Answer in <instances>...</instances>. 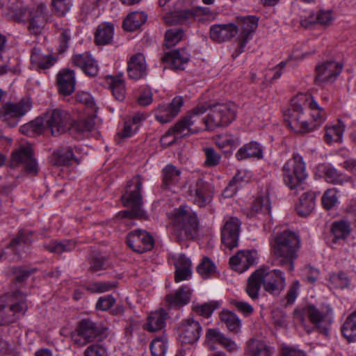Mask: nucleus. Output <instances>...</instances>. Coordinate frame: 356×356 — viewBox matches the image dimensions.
<instances>
[{
	"mask_svg": "<svg viewBox=\"0 0 356 356\" xmlns=\"http://www.w3.org/2000/svg\"><path fill=\"white\" fill-rule=\"evenodd\" d=\"M273 296H279L286 287L284 272L279 269H270L263 266L254 270L248 277L245 291L252 300H257L261 286Z\"/></svg>",
	"mask_w": 356,
	"mask_h": 356,
	"instance_id": "1",
	"label": "nucleus"
},
{
	"mask_svg": "<svg viewBox=\"0 0 356 356\" xmlns=\"http://www.w3.org/2000/svg\"><path fill=\"white\" fill-rule=\"evenodd\" d=\"M207 109L208 108L204 105L193 108L161 137V143L162 145L168 147L172 145L177 138L186 137L197 134L201 130L206 129L202 115L205 113Z\"/></svg>",
	"mask_w": 356,
	"mask_h": 356,
	"instance_id": "2",
	"label": "nucleus"
},
{
	"mask_svg": "<svg viewBox=\"0 0 356 356\" xmlns=\"http://www.w3.org/2000/svg\"><path fill=\"white\" fill-rule=\"evenodd\" d=\"M211 17H213V13L210 8L195 6V0H177L173 5V10L163 15V19L168 25L186 24Z\"/></svg>",
	"mask_w": 356,
	"mask_h": 356,
	"instance_id": "3",
	"label": "nucleus"
},
{
	"mask_svg": "<svg viewBox=\"0 0 356 356\" xmlns=\"http://www.w3.org/2000/svg\"><path fill=\"white\" fill-rule=\"evenodd\" d=\"M272 247L275 255L280 258V265L288 271H293L300 248L298 234L293 232L284 231L275 237Z\"/></svg>",
	"mask_w": 356,
	"mask_h": 356,
	"instance_id": "4",
	"label": "nucleus"
},
{
	"mask_svg": "<svg viewBox=\"0 0 356 356\" xmlns=\"http://www.w3.org/2000/svg\"><path fill=\"white\" fill-rule=\"evenodd\" d=\"M305 316L315 325L320 332L327 335L332 323V310L329 305H321L317 307L313 305H307L301 309H296L294 318L301 324L305 323Z\"/></svg>",
	"mask_w": 356,
	"mask_h": 356,
	"instance_id": "5",
	"label": "nucleus"
},
{
	"mask_svg": "<svg viewBox=\"0 0 356 356\" xmlns=\"http://www.w3.org/2000/svg\"><path fill=\"white\" fill-rule=\"evenodd\" d=\"M28 309L26 296L21 292L6 293L0 297V325L15 322Z\"/></svg>",
	"mask_w": 356,
	"mask_h": 356,
	"instance_id": "6",
	"label": "nucleus"
},
{
	"mask_svg": "<svg viewBox=\"0 0 356 356\" xmlns=\"http://www.w3.org/2000/svg\"><path fill=\"white\" fill-rule=\"evenodd\" d=\"M175 232L181 239L193 238L197 232L199 222L195 213L188 206H180L170 214Z\"/></svg>",
	"mask_w": 356,
	"mask_h": 356,
	"instance_id": "7",
	"label": "nucleus"
},
{
	"mask_svg": "<svg viewBox=\"0 0 356 356\" xmlns=\"http://www.w3.org/2000/svg\"><path fill=\"white\" fill-rule=\"evenodd\" d=\"M309 94L300 93L292 99L291 104L285 112V121L290 128L296 133L307 134L314 131V125H309L305 118L303 108L307 107Z\"/></svg>",
	"mask_w": 356,
	"mask_h": 356,
	"instance_id": "8",
	"label": "nucleus"
},
{
	"mask_svg": "<svg viewBox=\"0 0 356 356\" xmlns=\"http://www.w3.org/2000/svg\"><path fill=\"white\" fill-rule=\"evenodd\" d=\"M142 186L143 181L140 176L134 177L129 181L126 193L122 195V200L124 205L130 207L131 210L120 212L119 214L122 218H141L145 216V211L142 209Z\"/></svg>",
	"mask_w": 356,
	"mask_h": 356,
	"instance_id": "9",
	"label": "nucleus"
},
{
	"mask_svg": "<svg viewBox=\"0 0 356 356\" xmlns=\"http://www.w3.org/2000/svg\"><path fill=\"white\" fill-rule=\"evenodd\" d=\"M178 339L184 346L175 356H193L195 346L200 338L202 327L200 323L193 318L183 319L178 325Z\"/></svg>",
	"mask_w": 356,
	"mask_h": 356,
	"instance_id": "10",
	"label": "nucleus"
},
{
	"mask_svg": "<svg viewBox=\"0 0 356 356\" xmlns=\"http://www.w3.org/2000/svg\"><path fill=\"white\" fill-rule=\"evenodd\" d=\"M209 112L203 118L206 129L213 130L219 127H226L231 124L236 116V106L231 102L216 103L210 105Z\"/></svg>",
	"mask_w": 356,
	"mask_h": 356,
	"instance_id": "11",
	"label": "nucleus"
},
{
	"mask_svg": "<svg viewBox=\"0 0 356 356\" xmlns=\"http://www.w3.org/2000/svg\"><path fill=\"white\" fill-rule=\"evenodd\" d=\"M307 177L305 163L302 157L294 154L282 167L284 183L291 189L298 188Z\"/></svg>",
	"mask_w": 356,
	"mask_h": 356,
	"instance_id": "12",
	"label": "nucleus"
},
{
	"mask_svg": "<svg viewBox=\"0 0 356 356\" xmlns=\"http://www.w3.org/2000/svg\"><path fill=\"white\" fill-rule=\"evenodd\" d=\"M31 107L32 102L28 97L22 98L17 102H6L0 108V120L10 127H15Z\"/></svg>",
	"mask_w": 356,
	"mask_h": 356,
	"instance_id": "13",
	"label": "nucleus"
},
{
	"mask_svg": "<svg viewBox=\"0 0 356 356\" xmlns=\"http://www.w3.org/2000/svg\"><path fill=\"white\" fill-rule=\"evenodd\" d=\"M104 334V331L94 322L88 319L80 321L71 337L73 342L79 346H83Z\"/></svg>",
	"mask_w": 356,
	"mask_h": 356,
	"instance_id": "14",
	"label": "nucleus"
},
{
	"mask_svg": "<svg viewBox=\"0 0 356 356\" xmlns=\"http://www.w3.org/2000/svg\"><path fill=\"white\" fill-rule=\"evenodd\" d=\"M238 38L237 40L239 47L237 50V55L244 51L248 42L252 39V37L258 27L259 18L255 15H246L237 17Z\"/></svg>",
	"mask_w": 356,
	"mask_h": 356,
	"instance_id": "15",
	"label": "nucleus"
},
{
	"mask_svg": "<svg viewBox=\"0 0 356 356\" xmlns=\"http://www.w3.org/2000/svg\"><path fill=\"white\" fill-rule=\"evenodd\" d=\"M71 122V115L65 110L54 108L44 114V124L53 136L65 132Z\"/></svg>",
	"mask_w": 356,
	"mask_h": 356,
	"instance_id": "16",
	"label": "nucleus"
},
{
	"mask_svg": "<svg viewBox=\"0 0 356 356\" xmlns=\"http://www.w3.org/2000/svg\"><path fill=\"white\" fill-rule=\"evenodd\" d=\"M22 164L29 174L35 175L38 172L36 160L33 156V149L30 145L21 146L12 153L11 168H16Z\"/></svg>",
	"mask_w": 356,
	"mask_h": 356,
	"instance_id": "17",
	"label": "nucleus"
},
{
	"mask_svg": "<svg viewBox=\"0 0 356 356\" xmlns=\"http://www.w3.org/2000/svg\"><path fill=\"white\" fill-rule=\"evenodd\" d=\"M127 244L134 252L143 253L153 248L154 240L147 231L136 229L127 234Z\"/></svg>",
	"mask_w": 356,
	"mask_h": 356,
	"instance_id": "18",
	"label": "nucleus"
},
{
	"mask_svg": "<svg viewBox=\"0 0 356 356\" xmlns=\"http://www.w3.org/2000/svg\"><path fill=\"white\" fill-rule=\"evenodd\" d=\"M190 196L193 202L200 207L209 205L213 197V188L208 182L199 179L191 188Z\"/></svg>",
	"mask_w": 356,
	"mask_h": 356,
	"instance_id": "19",
	"label": "nucleus"
},
{
	"mask_svg": "<svg viewBox=\"0 0 356 356\" xmlns=\"http://www.w3.org/2000/svg\"><path fill=\"white\" fill-rule=\"evenodd\" d=\"M241 221L236 217H229L225 219V223L221 229V240L222 243L232 249L238 244Z\"/></svg>",
	"mask_w": 356,
	"mask_h": 356,
	"instance_id": "20",
	"label": "nucleus"
},
{
	"mask_svg": "<svg viewBox=\"0 0 356 356\" xmlns=\"http://www.w3.org/2000/svg\"><path fill=\"white\" fill-rule=\"evenodd\" d=\"M184 105V99L181 96L175 97L169 104L160 105L155 111L156 120L164 124L169 122L180 112Z\"/></svg>",
	"mask_w": 356,
	"mask_h": 356,
	"instance_id": "21",
	"label": "nucleus"
},
{
	"mask_svg": "<svg viewBox=\"0 0 356 356\" xmlns=\"http://www.w3.org/2000/svg\"><path fill=\"white\" fill-rule=\"evenodd\" d=\"M168 261L175 268V281L179 282L188 280L191 275V261L184 254H171Z\"/></svg>",
	"mask_w": 356,
	"mask_h": 356,
	"instance_id": "22",
	"label": "nucleus"
},
{
	"mask_svg": "<svg viewBox=\"0 0 356 356\" xmlns=\"http://www.w3.org/2000/svg\"><path fill=\"white\" fill-rule=\"evenodd\" d=\"M256 250H240L229 259L232 268L238 273H243L257 263Z\"/></svg>",
	"mask_w": 356,
	"mask_h": 356,
	"instance_id": "23",
	"label": "nucleus"
},
{
	"mask_svg": "<svg viewBox=\"0 0 356 356\" xmlns=\"http://www.w3.org/2000/svg\"><path fill=\"white\" fill-rule=\"evenodd\" d=\"M342 65L334 61L320 63L316 67L315 81L318 83L332 82L340 74Z\"/></svg>",
	"mask_w": 356,
	"mask_h": 356,
	"instance_id": "24",
	"label": "nucleus"
},
{
	"mask_svg": "<svg viewBox=\"0 0 356 356\" xmlns=\"http://www.w3.org/2000/svg\"><path fill=\"white\" fill-rule=\"evenodd\" d=\"M29 31L35 35L40 34L47 23L46 7L40 4L29 11Z\"/></svg>",
	"mask_w": 356,
	"mask_h": 356,
	"instance_id": "25",
	"label": "nucleus"
},
{
	"mask_svg": "<svg viewBox=\"0 0 356 356\" xmlns=\"http://www.w3.org/2000/svg\"><path fill=\"white\" fill-rule=\"evenodd\" d=\"M237 34V26L232 23L214 24L210 28V38L217 42L229 40Z\"/></svg>",
	"mask_w": 356,
	"mask_h": 356,
	"instance_id": "26",
	"label": "nucleus"
},
{
	"mask_svg": "<svg viewBox=\"0 0 356 356\" xmlns=\"http://www.w3.org/2000/svg\"><path fill=\"white\" fill-rule=\"evenodd\" d=\"M189 58L190 55L186 49H175L166 53L162 58V60L175 70H183Z\"/></svg>",
	"mask_w": 356,
	"mask_h": 356,
	"instance_id": "27",
	"label": "nucleus"
},
{
	"mask_svg": "<svg viewBox=\"0 0 356 356\" xmlns=\"http://www.w3.org/2000/svg\"><path fill=\"white\" fill-rule=\"evenodd\" d=\"M128 76L134 80H138L147 75V65L143 54L138 53L133 55L128 62Z\"/></svg>",
	"mask_w": 356,
	"mask_h": 356,
	"instance_id": "28",
	"label": "nucleus"
},
{
	"mask_svg": "<svg viewBox=\"0 0 356 356\" xmlns=\"http://www.w3.org/2000/svg\"><path fill=\"white\" fill-rule=\"evenodd\" d=\"M76 78L74 71L64 69L57 75V85L60 94L64 96L70 95L75 89Z\"/></svg>",
	"mask_w": 356,
	"mask_h": 356,
	"instance_id": "29",
	"label": "nucleus"
},
{
	"mask_svg": "<svg viewBox=\"0 0 356 356\" xmlns=\"http://www.w3.org/2000/svg\"><path fill=\"white\" fill-rule=\"evenodd\" d=\"M275 348L263 340L252 339L245 346V356H273Z\"/></svg>",
	"mask_w": 356,
	"mask_h": 356,
	"instance_id": "30",
	"label": "nucleus"
},
{
	"mask_svg": "<svg viewBox=\"0 0 356 356\" xmlns=\"http://www.w3.org/2000/svg\"><path fill=\"white\" fill-rule=\"evenodd\" d=\"M73 64L87 75L95 76L98 72V65L97 61L88 53L76 54L72 56Z\"/></svg>",
	"mask_w": 356,
	"mask_h": 356,
	"instance_id": "31",
	"label": "nucleus"
},
{
	"mask_svg": "<svg viewBox=\"0 0 356 356\" xmlns=\"http://www.w3.org/2000/svg\"><path fill=\"white\" fill-rule=\"evenodd\" d=\"M191 293L188 286H182L174 293L166 296V302L171 308L181 307L189 302Z\"/></svg>",
	"mask_w": 356,
	"mask_h": 356,
	"instance_id": "32",
	"label": "nucleus"
},
{
	"mask_svg": "<svg viewBox=\"0 0 356 356\" xmlns=\"http://www.w3.org/2000/svg\"><path fill=\"white\" fill-rule=\"evenodd\" d=\"M168 313L164 309L152 312L147 317L144 329L150 332L162 330L165 325V321L168 318Z\"/></svg>",
	"mask_w": 356,
	"mask_h": 356,
	"instance_id": "33",
	"label": "nucleus"
},
{
	"mask_svg": "<svg viewBox=\"0 0 356 356\" xmlns=\"http://www.w3.org/2000/svg\"><path fill=\"white\" fill-rule=\"evenodd\" d=\"M146 118L143 113H136L131 119L124 122L123 128L118 134L121 138H130L134 136L139 129L143 121Z\"/></svg>",
	"mask_w": 356,
	"mask_h": 356,
	"instance_id": "34",
	"label": "nucleus"
},
{
	"mask_svg": "<svg viewBox=\"0 0 356 356\" xmlns=\"http://www.w3.org/2000/svg\"><path fill=\"white\" fill-rule=\"evenodd\" d=\"M31 61L35 67L45 70L53 66L56 62V58L49 54H43L40 49L34 47L31 51Z\"/></svg>",
	"mask_w": 356,
	"mask_h": 356,
	"instance_id": "35",
	"label": "nucleus"
},
{
	"mask_svg": "<svg viewBox=\"0 0 356 356\" xmlns=\"http://www.w3.org/2000/svg\"><path fill=\"white\" fill-rule=\"evenodd\" d=\"M262 156V148L258 143L254 141L245 144L239 148L236 154V157L238 161L249 158L261 159Z\"/></svg>",
	"mask_w": 356,
	"mask_h": 356,
	"instance_id": "36",
	"label": "nucleus"
},
{
	"mask_svg": "<svg viewBox=\"0 0 356 356\" xmlns=\"http://www.w3.org/2000/svg\"><path fill=\"white\" fill-rule=\"evenodd\" d=\"M105 82L111 89L115 99L120 102L123 101L125 97V87L122 74L118 76H106Z\"/></svg>",
	"mask_w": 356,
	"mask_h": 356,
	"instance_id": "37",
	"label": "nucleus"
},
{
	"mask_svg": "<svg viewBox=\"0 0 356 356\" xmlns=\"http://www.w3.org/2000/svg\"><path fill=\"white\" fill-rule=\"evenodd\" d=\"M74 160L79 163L74 155L72 147H63L53 153L51 162L54 165L65 166Z\"/></svg>",
	"mask_w": 356,
	"mask_h": 356,
	"instance_id": "38",
	"label": "nucleus"
},
{
	"mask_svg": "<svg viewBox=\"0 0 356 356\" xmlns=\"http://www.w3.org/2000/svg\"><path fill=\"white\" fill-rule=\"evenodd\" d=\"M315 206L316 194L314 192H306L301 195L296 210L300 216H307L314 211Z\"/></svg>",
	"mask_w": 356,
	"mask_h": 356,
	"instance_id": "39",
	"label": "nucleus"
},
{
	"mask_svg": "<svg viewBox=\"0 0 356 356\" xmlns=\"http://www.w3.org/2000/svg\"><path fill=\"white\" fill-rule=\"evenodd\" d=\"M114 27L112 24H100L95 35V42L97 45H106L109 44L113 39Z\"/></svg>",
	"mask_w": 356,
	"mask_h": 356,
	"instance_id": "40",
	"label": "nucleus"
},
{
	"mask_svg": "<svg viewBox=\"0 0 356 356\" xmlns=\"http://www.w3.org/2000/svg\"><path fill=\"white\" fill-rule=\"evenodd\" d=\"M307 107L311 110L312 121L309 122V125H314V130L319 127L325 120V112L321 108L317 102L309 95V99L307 101Z\"/></svg>",
	"mask_w": 356,
	"mask_h": 356,
	"instance_id": "41",
	"label": "nucleus"
},
{
	"mask_svg": "<svg viewBox=\"0 0 356 356\" xmlns=\"http://www.w3.org/2000/svg\"><path fill=\"white\" fill-rule=\"evenodd\" d=\"M163 185L170 189L180 180L181 171L173 165H167L162 171Z\"/></svg>",
	"mask_w": 356,
	"mask_h": 356,
	"instance_id": "42",
	"label": "nucleus"
},
{
	"mask_svg": "<svg viewBox=\"0 0 356 356\" xmlns=\"http://www.w3.org/2000/svg\"><path fill=\"white\" fill-rule=\"evenodd\" d=\"M147 16L143 12H133L123 21V27L126 31H134L143 25L147 20Z\"/></svg>",
	"mask_w": 356,
	"mask_h": 356,
	"instance_id": "43",
	"label": "nucleus"
},
{
	"mask_svg": "<svg viewBox=\"0 0 356 356\" xmlns=\"http://www.w3.org/2000/svg\"><path fill=\"white\" fill-rule=\"evenodd\" d=\"M350 232V225L348 222L343 220L334 222L331 227L333 243H336L339 240L345 239L349 236Z\"/></svg>",
	"mask_w": 356,
	"mask_h": 356,
	"instance_id": "44",
	"label": "nucleus"
},
{
	"mask_svg": "<svg viewBox=\"0 0 356 356\" xmlns=\"http://www.w3.org/2000/svg\"><path fill=\"white\" fill-rule=\"evenodd\" d=\"M332 20L333 17L330 11L321 10L316 16L311 15L309 18L302 19L300 23L302 26L308 28L315 22L322 25H328Z\"/></svg>",
	"mask_w": 356,
	"mask_h": 356,
	"instance_id": "45",
	"label": "nucleus"
},
{
	"mask_svg": "<svg viewBox=\"0 0 356 356\" xmlns=\"http://www.w3.org/2000/svg\"><path fill=\"white\" fill-rule=\"evenodd\" d=\"M55 26L58 34V51L63 53L69 47L72 38L71 31L67 26H63L61 24L56 23Z\"/></svg>",
	"mask_w": 356,
	"mask_h": 356,
	"instance_id": "46",
	"label": "nucleus"
},
{
	"mask_svg": "<svg viewBox=\"0 0 356 356\" xmlns=\"http://www.w3.org/2000/svg\"><path fill=\"white\" fill-rule=\"evenodd\" d=\"M344 130L345 124L341 120L335 125L327 127L324 136L325 142L329 144L341 142Z\"/></svg>",
	"mask_w": 356,
	"mask_h": 356,
	"instance_id": "47",
	"label": "nucleus"
},
{
	"mask_svg": "<svg viewBox=\"0 0 356 356\" xmlns=\"http://www.w3.org/2000/svg\"><path fill=\"white\" fill-rule=\"evenodd\" d=\"M31 233L20 232L19 235L10 242V245L19 254L25 252L31 245Z\"/></svg>",
	"mask_w": 356,
	"mask_h": 356,
	"instance_id": "48",
	"label": "nucleus"
},
{
	"mask_svg": "<svg viewBox=\"0 0 356 356\" xmlns=\"http://www.w3.org/2000/svg\"><path fill=\"white\" fill-rule=\"evenodd\" d=\"M341 332L349 341H356V311L346 319L341 327Z\"/></svg>",
	"mask_w": 356,
	"mask_h": 356,
	"instance_id": "49",
	"label": "nucleus"
},
{
	"mask_svg": "<svg viewBox=\"0 0 356 356\" xmlns=\"http://www.w3.org/2000/svg\"><path fill=\"white\" fill-rule=\"evenodd\" d=\"M75 242L71 240H64L60 242L55 241L44 245L47 250L56 254L70 252L75 248Z\"/></svg>",
	"mask_w": 356,
	"mask_h": 356,
	"instance_id": "50",
	"label": "nucleus"
},
{
	"mask_svg": "<svg viewBox=\"0 0 356 356\" xmlns=\"http://www.w3.org/2000/svg\"><path fill=\"white\" fill-rule=\"evenodd\" d=\"M220 318L230 332L237 333L240 330L241 321L234 313L224 310L220 313Z\"/></svg>",
	"mask_w": 356,
	"mask_h": 356,
	"instance_id": "51",
	"label": "nucleus"
},
{
	"mask_svg": "<svg viewBox=\"0 0 356 356\" xmlns=\"http://www.w3.org/2000/svg\"><path fill=\"white\" fill-rule=\"evenodd\" d=\"M168 340L165 335L156 337L150 343L152 356H164L168 349Z\"/></svg>",
	"mask_w": 356,
	"mask_h": 356,
	"instance_id": "52",
	"label": "nucleus"
},
{
	"mask_svg": "<svg viewBox=\"0 0 356 356\" xmlns=\"http://www.w3.org/2000/svg\"><path fill=\"white\" fill-rule=\"evenodd\" d=\"M242 174L243 173L241 172H238L229 181L228 186L223 191V195L225 197H230L233 196L243 184L248 182V180H245L243 179Z\"/></svg>",
	"mask_w": 356,
	"mask_h": 356,
	"instance_id": "53",
	"label": "nucleus"
},
{
	"mask_svg": "<svg viewBox=\"0 0 356 356\" xmlns=\"http://www.w3.org/2000/svg\"><path fill=\"white\" fill-rule=\"evenodd\" d=\"M184 37V32L182 29H170L165 34V44L168 47H173L182 40Z\"/></svg>",
	"mask_w": 356,
	"mask_h": 356,
	"instance_id": "54",
	"label": "nucleus"
},
{
	"mask_svg": "<svg viewBox=\"0 0 356 356\" xmlns=\"http://www.w3.org/2000/svg\"><path fill=\"white\" fill-rule=\"evenodd\" d=\"M216 265L208 257H204L197 267V273L203 278H208L212 276L216 273Z\"/></svg>",
	"mask_w": 356,
	"mask_h": 356,
	"instance_id": "55",
	"label": "nucleus"
},
{
	"mask_svg": "<svg viewBox=\"0 0 356 356\" xmlns=\"http://www.w3.org/2000/svg\"><path fill=\"white\" fill-rule=\"evenodd\" d=\"M325 179L327 182L334 184H343L344 182L350 181V177L339 172L334 168H330L325 172Z\"/></svg>",
	"mask_w": 356,
	"mask_h": 356,
	"instance_id": "56",
	"label": "nucleus"
},
{
	"mask_svg": "<svg viewBox=\"0 0 356 356\" xmlns=\"http://www.w3.org/2000/svg\"><path fill=\"white\" fill-rule=\"evenodd\" d=\"M220 306V302L211 301L204 304L196 305L194 311L199 315L208 318L211 316L213 311Z\"/></svg>",
	"mask_w": 356,
	"mask_h": 356,
	"instance_id": "57",
	"label": "nucleus"
},
{
	"mask_svg": "<svg viewBox=\"0 0 356 356\" xmlns=\"http://www.w3.org/2000/svg\"><path fill=\"white\" fill-rule=\"evenodd\" d=\"M252 211L255 213H268L270 211V204L268 197L261 196L257 197L252 203Z\"/></svg>",
	"mask_w": 356,
	"mask_h": 356,
	"instance_id": "58",
	"label": "nucleus"
},
{
	"mask_svg": "<svg viewBox=\"0 0 356 356\" xmlns=\"http://www.w3.org/2000/svg\"><path fill=\"white\" fill-rule=\"evenodd\" d=\"M224 336L225 335L217 329H208L206 332L205 343L210 350H214V344H221Z\"/></svg>",
	"mask_w": 356,
	"mask_h": 356,
	"instance_id": "59",
	"label": "nucleus"
},
{
	"mask_svg": "<svg viewBox=\"0 0 356 356\" xmlns=\"http://www.w3.org/2000/svg\"><path fill=\"white\" fill-rule=\"evenodd\" d=\"M337 202V191L334 188L327 189L322 197V204L327 210L333 208Z\"/></svg>",
	"mask_w": 356,
	"mask_h": 356,
	"instance_id": "60",
	"label": "nucleus"
},
{
	"mask_svg": "<svg viewBox=\"0 0 356 356\" xmlns=\"http://www.w3.org/2000/svg\"><path fill=\"white\" fill-rule=\"evenodd\" d=\"M117 286L116 282H97L89 284L86 289L92 293H104L108 291Z\"/></svg>",
	"mask_w": 356,
	"mask_h": 356,
	"instance_id": "61",
	"label": "nucleus"
},
{
	"mask_svg": "<svg viewBox=\"0 0 356 356\" xmlns=\"http://www.w3.org/2000/svg\"><path fill=\"white\" fill-rule=\"evenodd\" d=\"M204 152L205 154V166L213 167L220 163L221 156L212 147H207L204 149Z\"/></svg>",
	"mask_w": 356,
	"mask_h": 356,
	"instance_id": "62",
	"label": "nucleus"
},
{
	"mask_svg": "<svg viewBox=\"0 0 356 356\" xmlns=\"http://www.w3.org/2000/svg\"><path fill=\"white\" fill-rule=\"evenodd\" d=\"M330 282L337 288L344 289L350 285V279L343 272L332 274L330 276Z\"/></svg>",
	"mask_w": 356,
	"mask_h": 356,
	"instance_id": "63",
	"label": "nucleus"
},
{
	"mask_svg": "<svg viewBox=\"0 0 356 356\" xmlns=\"http://www.w3.org/2000/svg\"><path fill=\"white\" fill-rule=\"evenodd\" d=\"M53 6L58 15H65L72 6L71 0H53Z\"/></svg>",
	"mask_w": 356,
	"mask_h": 356,
	"instance_id": "64",
	"label": "nucleus"
}]
</instances>
